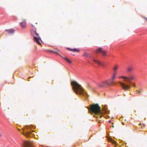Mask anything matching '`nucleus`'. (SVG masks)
Returning a JSON list of instances; mask_svg holds the SVG:
<instances>
[{"instance_id": "f257e3e1", "label": "nucleus", "mask_w": 147, "mask_h": 147, "mask_svg": "<svg viewBox=\"0 0 147 147\" xmlns=\"http://www.w3.org/2000/svg\"><path fill=\"white\" fill-rule=\"evenodd\" d=\"M71 85L73 86L72 89L74 92L76 94L80 95H86L87 94L85 92L81 86L75 81H73L71 82Z\"/></svg>"}, {"instance_id": "f03ea898", "label": "nucleus", "mask_w": 147, "mask_h": 147, "mask_svg": "<svg viewBox=\"0 0 147 147\" xmlns=\"http://www.w3.org/2000/svg\"><path fill=\"white\" fill-rule=\"evenodd\" d=\"M32 24L33 26L32 29L31 31L32 33L33 34L34 36V39L35 41L38 45L41 44L40 42L41 41V40L40 37L39 36V34H38L36 32V28L34 26L35 24H37V23L35 21H33L32 22Z\"/></svg>"}, {"instance_id": "7ed1b4c3", "label": "nucleus", "mask_w": 147, "mask_h": 147, "mask_svg": "<svg viewBox=\"0 0 147 147\" xmlns=\"http://www.w3.org/2000/svg\"><path fill=\"white\" fill-rule=\"evenodd\" d=\"M88 109L90 110L92 113H94L95 115V117H98L97 115L99 114H102V112L100 109V107L98 104H92L90 108H88Z\"/></svg>"}, {"instance_id": "20e7f679", "label": "nucleus", "mask_w": 147, "mask_h": 147, "mask_svg": "<svg viewBox=\"0 0 147 147\" xmlns=\"http://www.w3.org/2000/svg\"><path fill=\"white\" fill-rule=\"evenodd\" d=\"M95 53L97 54L99 53H101L102 55L104 57H105L107 55V51L106 50H103L102 48L101 47L96 49L95 51Z\"/></svg>"}, {"instance_id": "39448f33", "label": "nucleus", "mask_w": 147, "mask_h": 147, "mask_svg": "<svg viewBox=\"0 0 147 147\" xmlns=\"http://www.w3.org/2000/svg\"><path fill=\"white\" fill-rule=\"evenodd\" d=\"M119 83L122 86L123 89L125 90L129 89L130 88V86L129 85H127L125 83H122L120 82H119Z\"/></svg>"}, {"instance_id": "423d86ee", "label": "nucleus", "mask_w": 147, "mask_h": 147, "mask_svg": "<svg viewBox=\"0 0 147 147\" xmlns=\"http://www.w3.org/2000/svg\"><path fill=\"white\" fill-rule=\"evenodd\" d=\"M119 78H123L125 79H127V81L130 83H131V80L134 79L133 76H131L129 77H127L124 76H121L119 77Z\"/></svg>"}, {"instance_id": "0eeeda50", "label": "nucleus", "mask_w": 147, "mask_h": 147, "mask_svg": "<svg viewBox=\"0 0 147 147\" xmlns=\"http://www.w3.org/2000/svg\"><path fill=\"white\" fill-rule=\"evenodd\" d=\"M23 145L24 147H34L31 142L27 141L24 142Z\"/></svg>"}, {"instance_id": "6e6552de", "label": "nucleus", "mask_w": 147, "mask_h": 147, "mask_svg": "<svg viewBox=\"0 0 147 147\" xmlns=\"http://www.w3.org/2000/svg\"><path fill=\"white\" fill-rule=\"evenodd\" d=\"M27 132H24L23 133H22L26 137H29L30 136V134H32V135H34V134H32V132H34V131L33 130L31 131H26Z\"/></svg>"}, {"instance_id": "1a4fd4ad", "label": "nucleus", "mask_w": 147, "mask_h": 147, "mask_svg": "<svg viewBox=\"0 0 147 147\" xmlns=\"http://www.w3.org/2000/svg\"><path fill=\"white\" fill-rule=\"evenodd\" d=\"M105 82L106 85H107L108 86H109L113 83V81L112 80H108L105 81Z\"/></svg>"}, {"instance_id": "9d476101", "label": "nucleus", "mask_w": 147, "mask_h": 147, "mask_svg": "<svg viewBox=\"0 0 147 147\" xmlns=\"http://www.w3.org/2000/svg\"><path fill=\"white\" fill-rule=\"evenodd\" d=\"M134 69V67L132 65L129 66L127 68V71L129 72L132 71H133Z\"/></svg>"}, {"instance_id": "9b49d317", "label": "nucleus", "mask_w": 147, "mask_h": 147, "mask_svg": "<svg viewBox=\"0 0 147 147\" xmlns=\"http://www.w3.org/2000/svg\"><path fill=\"white\" fill-rule=\"evenodd\" d=\"M5 31L9 34H11L14 32L15 30L13 29H7L5 30Z\"/></svg>"}, {"instance_id": "f8f14e48", "label": "nucleus", "mask_w": 147, "mask_h": 147, "mask_svg": "<svg viewBox=\"0 0 147 147\" xmlns=\"http://www.w3.org/2000/svg\"><path fill=\"white\" fill-rule=\"evenodd\" d=\"M20 24L22 28H26V26L27 24L25 20H24L23 22H20Z\"/></svg>"}, {"instance_id": "ddd939ff", "label": "nucleus", "mask_w": 147, "mask_h": 147, "mask_svg": "<svg viewBox=\"0 0 147 147\" xmlns=\"http://www.w3.org/2000/svg\"><path fill=\"white\" fill-rule=\"evenodd\" d=\"M98 86L100 87H105L106 85L105 81H103L98 84Z\"/></svg>"}, {"instance_id": "4468645a", "label": "nucleus", "mask_w": 147, "mask_h": 147, "mask_svg": "<svg viewBox=\"0 0 147 147\" xmlns=\"http://www.w3.org/2000/svg\"><path fill=\"white\" fill-rule=\"evenodd\" d=\"M119 68V66L117 65H115L113 67V70L114 72H116L117 70Z\"/></svg>"}, {"instance_id": "2eb2a0df", "label": "nucleus", "mask_w": 147, "mask_h": 147, "mask_svg": "<svg viewBox=\"0 0 147 147\" xmlns=\"http://www.w3.org/2000/svg\"><path fill=\"white\" fill-rule=\"evenodd\" d=\"M117 75V73L116 72H114V73L113 75L112 78L111 79L113 81V80L116 78Z\"/></svg>"}, {"instance_id": "dca6fc26", "label": "nucleus", "mask_w": 147, "mask_h": 147, "mask_svg": "<svg viewBox=\"0 0 147 147\" xmlns=\"http://www.w3.org/2000/svg\"><path fill=\"white\" fill-rule=\"evenodd\" d=\"M109 141L111 142L113 144H115V145H116L117 144V143L115 142V141L113 140V139L111 138H109Z\"/></svg>"}, {"instance_id": "f3484780", "label": "nucleus", "mask_w": 147, "mask_h": 147, "mask_svg": "<svg viewBox=\"0 0 147 147\" xmlns=\"http://www.w3.org/2000/svg\"><path fill=\"white\" fill-rule=\"evenodd\" d=\"M83 56L88 58H90L91 57L90 55L86 53H84Z\"/></svg>"}, {"instance_id": "a211bd4d", "label": "nucleus", "mask_w": 147, "mask_h": 147, "mask_svg": "<svg viewBox=\"0 0 147 147\" xmlns=\"http://www.w3.org/2000/svg\"><path fill=\"white\" fill-rule=\"evenodd\" d=\"M136 92H137L138 94H140V93H142L143 92V90L142 89H140L138 90H136Z\"/></svg>"}, {"instance_id": "6ab92c4d", "label": "nucleus", "mask_w": 147, "mask_h": 147, "mask_svg": "<svg viewBox=\"0 0 147 147\" xmlns=\"http://www.w3.org/2000/svg\"><path fill=\"white\" fill-rule=\"evenodd\" d=\"M72 51H73L74 52H79L80 51V50L78 49L74 48V49H72Z\"/></svg>"}, {"instance_id": "aec40b11", "label": "nucleus", "mask_w": 147, "mask_h": 147, "mask_svg": "<svg viewBox=\"0 0 147 147\" xmlns=\"http://www.w3.org/2000/svg\"><path fill=\"white\" fill-rule=\"evenodd\" d=\"M93 61L95 63H97L98 64H99V63H100V61H97L95 59H94Z\"/></svg>"}, {"instance_id": "412c9836", "label": "nucleus", "mask_w": 147, "mask_h": 147, "mask_svg": "<svg viewBox=\"0 0 147 147\" xmlns=\"http://www.w3.org/2000/svg\"><path fill=\"white\" fill-rule=\"evenodd\" d=\"M98 65H100L102 66V67H105V65L103 63H102L100 62V63H99Z\"/></svg>"}, {"instance_id": "4be33fe9", "label": "nucleus", "mask_w": 147, "mask_h": 147, "mask_svg": "<svg viewBox=\"0 0 147 147\" xmlns=\"http://www.w3.org/2000/svg\"><path fill=\"white\" fill-rule=\"evenodd\" d=\"M66 61L67 62H68V63H71V62L69 59H67Z\"/></svg>"}, {"instance_id": "5701e85b", "label": "nucleus", "mask_w": 147, "mask_h": 147, "mask_svg": "<svg viewBox=\"0 0 147 147\" xmlns=\"http://www.w3.org/2000/svg\"><path fill=\"white\" fill-rule=\"evenodd\" d=\"M30 126H28L26 127V128L27 129H30Z\"/></svg>"}, {"instance_id": "b1692460", "label": "nucleus", "mask_w": 147, "mask_h": 147, "mask_svg": "<svg viewBox=\"0 0 147 147\" xmlns=\"http://www.w3.org/2000/svg\"><path fill=\"white\" fill-rule=\"evenodd\" d=\"M63 58L64 59H65L66 61V60H67V59H67V58L66 57H63Z\"/></svg>"}, {"instance_id": "393cba45", "label": "nucleus", "mask_w": 147, "mask_h": 147, "mask_svg": "<svg viewBox=\"0 0 147 147\" xmlns=\"http://www.w3.org/2000/svg\"><path fill=\"white\" fill-rule=\"evenodd\" d=\"M133 86H134V87H136V85H135V84H134V83H133V84H132Z\"/></svg>"}, {"instance_id": "a878e982", "label": "nucleus", "mask_w": 147, "mask_h": 147, "mask_svg": "<svg viewBox=\"0 0 147 147\" xmlns=\"http://www.w3.org/2000/svg\"><path fill=\"white\" fill-rule=\"evenodd\" d=\"M67 49L70 51H72V49H70V48H67Z\"/></svg>"}, {"instance_id": "bb28decb", "label": "nucleus", "mask_w": 147, "mask_h": 147, "mask_svg": "<svg viewBox=\"0 0 147 147\" xmlns=\"http://www.w3.org/2000/svg\"><path fill=\"white\" fill-rule=\"evenodd\" d=\"M102 117V116L101 115L99 116V117H100V118H101Z\"/></svg>"}, {"instance_id": "cd10ccee", "label": "nucleus", "mask_w": 147, "mask_h": 147, "mask_svg": "<svg viewBox=\"0 0 147 147\" xmlns=\"http://www.w3.org/2000/svg\"><path fill=\"white\" fill-rule=\"evenodd\" d=\"M111 127H112L113 128L114 127V125H112Z\"/></svg>"}, {"instance_id": "c85d7f7f", "label": "nucleus", "mask_w": 147, "mask_h": 147, "mask_svg": "<svg viewBox=\"0 0 147 147\" xmlns=\"http://www.w3.org/2000/svg\"><path fill=\"white\" fill-rule=\"evenodd\" d=\"M109 123H110L111 122V121H109Z\"/></svg>"}, {"instance_id": "c756f323", "label": "nucleus", "mask_w": 147, "mask_h": 147, "mask_svg": "<svg viewBox=\"0 0 147 147\" xmlns=\"http://www.w3.org/2000/svg\"><path fill=\"white\" fill-rule=\"evenodd\" d=\"M139 125H141V123H139Z\"/></svg>"}, {"instance_id": "7c9ffc66", "label": "nucleus", "mask_w": 147, "mask_h": 147, "mask_svg": "<svg viewBox=\"0 0 147 147\" xmlns=\"http://www.w3.org/2000/svg\"><path fill=\"white\" fill-rule=\"evenodd\" d=\"M0 136H1V134H0Z\"/></svg>"}, {"instance_id": "2f4dec72", "label": "nucleus", "mask_w": 147, "mask_h": 147, "mask_svg": "<svg viewBox=\"0 0 147 147\" xmlns=\"http://www.w3.org/2000/svg\"><path fill=\"white\" fill-rule=\"evenodd\" d=\"M113 124V123H112V124Z\"/></svg>"}, {"instance_id": "473e14b6", "label": "nucleus", "mask_w": 147, "mask_h": 147, "mask_svg": "<svg viewBox=\"0 0 147 147\" xmlns=\"http://www.w3.org/2000/svg\"><path fill=\"white\" fill-rule=\"evenodd\" d=\"M31 78L30 77H29V78Z\"/></svg>"}]
</instances>
